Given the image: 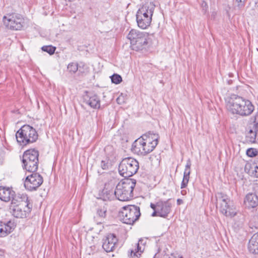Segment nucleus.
Listing matches in <instances>:
<instances>
[{"instance_id":"obj_37","label":"nucleus","mask_w":258,"mask_h":258,"mask_svg":"<svg viewBox=\"0 0 258 258\" xmlns=\"http://www.w3.org/2000/svg\"><path fill=\"white\" fill-rule=\"evenodd\" d=\"M5 252L3 250L0 249V258H5Z\"/></svg>"},{"instance_id":"obj_28","label":"nucleus","mask_w":258,"mask_h":258,"mask_svg":"<svg viewBox=\"0 0 258 258\" xmlns=\"http://www.w3.org/2000/svg\"><path fill=\"white\" fill-rule=\"evenodd\" d=\"M67 69L70 73L74 74L78 70V64L76 62H71L68 65Z\"/></svg>"},{"instance_id":"obj_16","label":"nucleus","mask_w":258,"mask_h":258,"mask_svg":"<svg viewBox=\"0 0 258 258\" xmlns=\"http://www.w3.org/2000/svg\"><path fill=\"white\" fill-rule=\"evenodd\" d=\"M18 196H22V194H16L12 188L0 186V199L3 201L5 202L11 201L12 203L13 199H16V198Z\"/></svg>"},{"instance_id":"obj_13","label":"nucleus","mask_w":258,"mask_h":258,"mask_svg":"<svg viewBox=\"0 0 258 258\" xmlns=\"http://www.w3.org/2000/svg\"><path fill=\"white\" fill-rule=\"evenodd\" d=\"M43 182L42 176L38 173L34 172L26 177L24 186L26 189L29 191L36 190Z\"/></svg>"},{"instance_id":"obj_21","label":"nucleus","mask_w":258,"mask_h":258,"mask_svg":"<svg viewBox=\"0 0 258 258\" xmlns=\"http://www.w3.org/2000/svg\"><path fill=\"white\" fill-rule=\"evenodd\" d=\"M244 203L248 208L256 207L258 205V195L253 193L248 194L245 198Z\"/></svg>"},{"instance_id":"obj_31","label":"nucleus","mask_w":258,"mask_h":258,"mask_svg":"<svg viewBox=\"0 0 258 258\" xmlns=\"http://www.w3.org/2000/svg\"><path fill=\"white\" fill-rule=\"evenodd\" d=\"M111 81L113 83L118 84L122 81L121 77L117 74H114L110 77Z\"/></svg>"},{"instance_id":"obj_11","label":"nucleus","mask_w":258,"mask_h":258,"mask_svg":"<svg viewBox=\"0 0 258 258\" xmlns=\"http://www.w3.org/2000/svg\"><path fill=\"white\" fill-rule=\"evenodd\" d=\"M172 204L170 200L166 201L159 200L156 203H151L150 207L154 210L152 217L166 218L171 212Z\"/></svg>"},{"instance_id":"obj_43","label":"nucleus","mask_w":258,"mask_h":258,"mask_svg":"<svg viewBox=\"0 0 258 258\" xmlns=\"http://www.w3.org/2000/svg\"><path fill=\"white\" fill-rule=\"evenodd\" d=\"M179 258H182V257L181 256V257H180Z\"/></svg>"},{"instance_id":"obj_42","label":"nucleus","mask_w":258,"mask_h":258,"mask_svg":"<svg viewBox=\"0 0 258 258\" xmlns=\"http://www.w3.org/2000/svg\"><path fill=\"white\" fill-rule=\"evenodd\" d=\"M184 191H181V194L183 195V194H184V192H183Z\"/></svg>"},{"instance_id":"obj_6","label":"nucleus","mask_w":258,"mask_h":258,"mask_svg":"<svg viewBox=\"0 0 258 258\" xmlns=\"http://www.w3.org/2000/svg\"><path fill=\"white\" fill-rule=\"evenodd\" d=\"M38 151L31 149L24 152L22 157V167L28 172H34L37 170L38 166Z\"/></svg>"},{"instance_id":"obj_1","label":"nucleus","mask_w":258,"mask_h":258,"mask_svg":"<svg viewBox=\"0 0 258 258\" xmlns=\"http://www.w3.org/2000/svg\"><path fill=\"white\" fill-rule=\"evenodd\" d=\"M226 107L231 113L241 116L250 115L254 109L251 101L235 94L231 95L228 99Z\"/></svg>"},{"instance_id":"obj_29","label":"nucleus","mask_w":258,"mask_h":258,"mask_svg":"<svg viewBox=\"0 0 258 258\" xmlns=\"http://www.w3.org/2000/svg\"><path fill=\"white\" fill-rule=\"evenodd\" d=\"M100 167L103 170H108L111 167V164L108 158L102 160L100 163Z\"/></svg>"},{"instance_id":"obj_27","label":"nucleus","mask_w":258,"mask_h":258,"mask_svg":"<svg viewBox=\"0 0 258 258\" xmlns=\"http://www.w3.org/2000/svg\"><path fill=\"white\" fill-rule=\"evenodd\" d=\"M107 209L105 207H100L97 210V215L101 219V221H102L105 219L106 216Z\"/></svg>"},{"instance_id":"obj_3","label":"nucleus","mask_w":258,"mask_h":258,"mask_svg":"<svg viewBox=\"0 0 258 258\" xmlns=\"http://www.w3.org/2000/svg\"><path fill=\"white\" fill-rule=\"evenodd\" d=\"M136 180L132 178H126L120 181L115 189L116 199L121 201H127L133 197V190Z\"/></svg>"},{"instance_id":"obj_23","label":"nucleus","mask_w":258,"mask_h":258,"mask_svg":"<svg viewBox=\"0 0 258 258\" xmlns=\"http://www.w3.org/2000/svg\"><path fill=\"white\" fill-rule=\"evenodd\" d=\"M248 248L250 252L258 254V232L251 237L249 241Z\"/></svg>"},{"instance_id":"obj_41","label":"nucleus","mask_w":258,"mask_h":258,"mask_svg":"<svg viewBox=\"0 0 258 258\" xmlns=\"http://www.w3.org/2000/svg\"><path fill=\"white\" fill-rule=\"evenodd\" d=\"M184 191H181V194L183 195V194H184V192H183Z\"/></svg>"},{"instance_id":"obj_19","label":"nucleus","mask_w":258,"mask_h":258,"mask_svg":"<svg viewBox=\"0 0 258 258\" xmlns=\"http://www.w3.org/2000/svg\"><path fill=\"white\" fill-rule=\"evenodd\" d=\"M14 224L11 221L7 223L0 221V237L7 236L14 230Z\"/></svg>"},{"instance_id":"obj_4","label":"nucleus","mask_w":258,"mask_h":258,"mask_svg":"<svg viewBox=\"0 0 258 258\" xmlns=\"http://www.w3.org/2000/svg\"><path fill=\"white\" fill-rule=\"evenodd\" d=\"M155 6L153 3H146L140 8L137 12L136 20L138 26L145 29L151 24Z\"/></svg>"},{"instance_id":"obj_26","label":"nucleus","mask_w":258,"mask_h":258,"mask_svg":"<svg viewBox=\"0 0 258 258\" xmlns=\"http://www.w3.org/2000/svg\"><path fill=\"white\" fill-rule=\"evenodd\" d=\"M103 198L104 200H112L116 198V195L115 194V190H107V188L103 190Z\"/></svg>"},{"instance_id":"obj_14","label":"nucleus","mask_w":258,"mask_h":258,"mask_svg":"<svg viewBox=\"0 0 258 258\" xmlns=\"http://www.w3.org/2000/svg\"><path fill=\"white\" fill-rule=\"evenodd\" d=\"M144 137V155L151 152L156 147L158 143L159 136L158 134L149 133L143 135Z\"/></svg>"},{"instance_id":"obj_20","label":"nucleus","mask_w":258,"mask_h":258,"mask_svg":"<svg viewBox=\"0 0 258 258\" xmlns=\"http://www.w3.org/2000/svg\"><path fill=\"white\" fill-rule=\"evenodd\" d=\"M144 137L142 136L141 137L134 141L132 145V151L139 155L144 156Z\"/></svg>"},{"instance_id":"obj_15","label":"nucleus","mask_w":258,"mask_h":258,"mask_svg":"<svg viewBox=\"0 0 258 258\" xmlns=\"http://www.w3.org/2000/svg\"><path fill=\"white\" fill-rule=\"evenodd\" d=\"M103 241L102 247L107 252L113 251L118 245V239L113 233L107 234Z\"/></svg>"},{"instance_id":"obj_18","label":"nucleus","mask_w":258,"mask_h":258,"mask_svg":"<svg viewBox=\"0 0 258 258\" xmlns=\"http://www.w3.org/2000/svg\"><path fill=\"white\" fill-rule=\"evenodd\" d=\"M245 139L247 142L255 143L258 140V128L250 125L245 134Z\"/></svg>"},{"instance_id":"obj_25","label":"nucleus","mask_w":258,"mask_h":258,"mask_svg":"<svg viewBox=\"0 0 258 258\" xmlns=\"http://www.w3.org/2000/svg\"><path fill=\"white\" fill-rule=\"evenodd\" d=\"M143 240L140 239L139 242L136 244L137 247L134 250H131V256L133 258V257H138L141 255V253L143 252L142 246H140V243H142Z\"/></svg>"},{"instance_id":"obj_2","label":"nucleus","mask_w":258,"mask_h":258,"mask_svg":"<svg viewBox=\"0 0 258 258\" xmlns=\"http://www.w3.org/2000/svg\"><path fill=\"white\" fill-rule=\"evenodd\" d=\"M16 198L13 199L10 206L11 213L17 218L27 217L32 208V205L30 204L28 196L22 194V196H18Z\"/></svg>"},{"instance_id":"obj_24","label":"nucleus","mask_w":258,"mask_h":258,"mask_svg":"<svg viewBox=\"0 0 258 258\" xmlns=\"http://www.w3.org/2000/svg\"><path fill=\"white\" fill-rule=\"evenodd\" d=\"M244 169L250 176L258 177V166L254 162L246 164Z\"/></svg>"},{"instance_id":"obj_7","label":"nucleus","mask_w":258,"mask_h":258,"mask_svg":"<svg viewBox=\"0 0 258 258\" xmlns=\"http://www.w3.org/2000/svg\"><path fill=\"white\" fill-rule=\"evenodd\" d=\"M127 38L130 40L132 49L138 51L142 50L147 45L149 34L132 29L127 35Z\"/></svg>"},{"instance_id":"obj_40","label":"nucleus","mask_w":258,"mask_h":258,"mask_svg":"<svg viewBox=\"0 0 258 258\" xmlns=\"http://www.w3.org/2000/svg\"><path fill=\"white\" fill-rule=\"evenodd\" d=\"M256 211H257V212H256V217L258 219V208L256 209Z\"/></svg>"},{"instance_id":"obj_5","label":"nucleus","mask_w":258,"mask_h":258,"mask_svg":"<svg viewBox=\"0 0 258 258\" xmlns=\"http://www.w3.org/2000/svg\"><path fill=\"white\" fill-rule=\"evenodd\" d=\"M38 135L32 126L25 124L22 126L16 133V138L21 145L26 146L35 142Z\"/></svg>"},{"instance_id":"obj_33","label":"nucleus","mask_w":258,"mask_h":258,"mask_svg":"<svg viewBox=\"0 0 258 258\" xmlns=\"http://www.w3.org/2000/svg\"><path fill=\"white\" fill-rule=\"evenodd\" d=\"M201 8L202 9V11L206 13L208 9V6L207 3L203 1L201 3Z\"/></svg>"},{"instance_id":"obj_30","label":"nucleus","mask_w":258,"mask_h":258,"mask_svg":"<svg viewBox=\"0 0 258 258\" xmlns=\"http://www.w3.org/2000/svg\"><path fill=\"white\" fill-rule=\"evenodd\" d=\"M41 49L43 51L48 53L50 55H52L54 53L56 47L51 45L43 46L41 47Z\"/></svg>"},{"instance_id":"obj_9","label":"nucleus","mask_w":258,"mask_h":258,"mask_svg":"<svg viewBox=\"0 0 258 258\" xmlns=\"http://www.w3.org/2000/svg\"><path fill=\"white\" fill-rule=\"evenodd\" d=\"M139 168V163L135 159L127 157L123 159L118 166L119 174L124 177L132 176Z\"/></svg>"},{"instance_id":"obj_36","label":"nucleus","mask_w":258,"mask_h":258,"mask_svg":"<svg viewBox=\"0 0 258 258\" xmlns=\"http://www.w3.org/2000/svg\"><path fill=\"white\" fill-rule=\"evenodd\" d=\"M252 188L255 192L254 194L258 195V183H254L252 185Z\"/></svg>"},{"instance_id":"obj_8","label":"nucleus","mask_w":258,"mask_h":258,"mask_svg":"<svg viewBox=\"0 0 258 258\" xmlns=\"http://www.w3.org/2000/svg\"><path fill=\"white\" fill-rule=\"evenodd\" d=\"M141 216L139 207L135 205H128L124 207L119 213L120 220L126 224H133Z\"/></svg>"},{"instance_id":"obj_35","label":"nucleus","mask_w":258,"mask_h":258,"mask_svg":"<svg viewBox=\"0 0 258 258\" xmlns=\"http://www.w3.org/2000/svg\"><path fill=\"white\" fill-rule=\"evenodd\" d=\"M236 2L237 3V7L240 9L245 5V0H236Z\"/></svg>"},{"instance_id":"obj_32","label":"nucleus","mask_w":258,"mask_h":258,"mask_svg":"<svg viewBox=\"0 0 258 258\" xmlns=\"http://www.w3.org/2000/svg\"><path fill=\"white\" fill-rule=\"evenodd\" d=\"M258 151L254 148H249L246 151V155L250 157H255L257 155Z\"/></svg>"},{"instance_id":"obj_39","label":"nucleus","mask_w":258,"mask_h":258,"mask_svg":"<svg viewBox=\"0 0 258 258\" xmlns=\"http://www.w3.org/2000/svg\"><path fill=\"white\" fill-rule=\"evenodd\" d=\"M177 204H178V205H180L181 204H182V200H181V199H178V200H177Z\"/></svg>"},{"instance_id":"obj_38","label":"nucleus","mask_w":258,"mask_h":258,"mask_svg":"<svg viewBox=\"0 0 258 258\" xmlns=\"http://www.w3.org/2000/svg\"><path fill=\"white\" fill-rule=\"evenodd\" d=\"M121 96H119L117 98L116 101L118 104H121L122 102H123V101H122V102L121 101Z\"/></svg>"},{"instance_id":"obj_17","label":"nucleus","mask_w":258,"mask_h":258,"mask_svg":"<svg viewBox=\"0 0 258 258\" xmlns=\"http://www.w3.org/2000/svg\"><path fill=\"white\" fill-rule=\"evenodd\" d=\"M84 102L94 109H99L100 107V100L99 97L93 94L86 95L83 98Z\"/></svg>"},{"instance_id":"obj_12","label":"nucleus","mask_w":258,"mask_h":258,"mask_svg":"<svg viewBox=\"0 0 258 258\" xmlns=\"http://www.w3.org/2000/svg\"><path fill=\"white\" fill-rule=\"evenodd\" d=\"M3 20L4 25L10 29L18 30L22 27L23 19L20 14H9L4 16Z\"/></svg>"},{"instance_id":"obj_22","label":"nucleus","mask_w":258,"mask_h":258,"mask_svg":"<svg viewBox=\"0 0 258 258\" xmlns=\"http://www.w3.org/2000/svg\"><path fill=\"white\" fill-rule=\"evenodd\" d=\"M191 163L190 159L186 161L185 169L183 173V179L181 184V188H184L186 187L189 181V175L190 174V167Z\"/></svg>"},{"instance_id":"obj_34","label":"nucleus","mask_w":258,"mask_h":258,"mask_svg":"<svg viewBox=\"0 0 258 258\" xmlns=\"http://www.w3.org/2000/svg\"><path fill=\"white\" fill-rule=\"evenodd\" d=\"M251 125L258 128V113L254 116L253 123Z\"/></svg>"},{"instance_id":"obj_10","label":"nucleus","mask_w":258,"mask_h":258,"mask_svg":"<svg viewBox=\"0 0 258 258\" xmlns=\"http://www.w3.org/2000/svg\"><path fill=\"white\" fill-rule=\"evenodd\" d=\"M217 202L220 205V211L226 217H233L236 214V208L227 196L218 194Z\"/></svg>"}]
</instances>
